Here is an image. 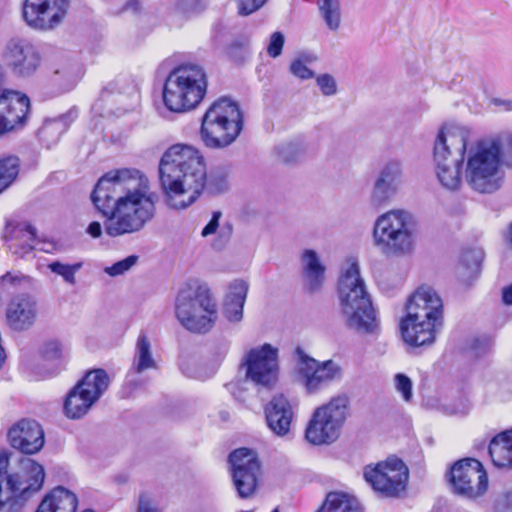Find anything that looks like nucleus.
<instances>
[{
  "label": "nucleus",
  "mask_w": 512,
  "mask_h": 512,
  "mask_svg": "<svg viewBox=\"0 0 512 512\" xmlns=\"http://www.w3.org/2000/svg\"><path fill=\"white\" fill-rule=\"evenodd\" d=\"M284 43L285 37L281 32L272 33L267 45V54L272 58H277L282 53Z\"/></svg>",
  "instance_id": "obj_50"
},
{
  "label": "nucleus",
  "mask_w": 512,
  "mask_h": 512,
  "mask_svg": "<svg viewBox=\"0 0 512 512\" xmlns=\"http://www.w3.org/2000/svg\"><path fill=\"white\" fill-rule=\"evenodd\" d=\"M264 411L270 430L277 436L287 435L293 419L289 400L282 394L276 395L266 404Z\"/></svg>",
  "instance_id": "obj_25"
},
{
  "label": "nucleus",
  "mask_w": 512,
  "mask_h": 512,
  "mask_svg": "<svg viewBox=\"0 0 512 512\" xmlns=\"http://www.w3.org/2000/svg\"><path fill=\"white\" fill-rule=\"evenodd\" d=\"M160 157V160H203L204 156L201 152L193 145L177 143L165 151L160 144H151L143 149L141 157L147 159H153Z\"/></svg>",
  "instance_id": "obj_28"
},
{
  "label": "nucleus",
  "mask_w": 512,
  "mask_h": 512,
  "mask_svg": "<svg viewBox=\"0 0 512 512\" xmlns=\"http://www.w3.org/2000/svg\"><path fill=\"white\" fill-rule=\"evenodd\" d=\"M415 220L403 210L389 211L374 224L373 238L377 248L386 256L409 254L414 246Z\"/></svg>",
  "instance_id": "obj_10"
},
{
  "label": "nucleus",
  "mask_w": 512,
  "mask_h": 512,
  "mask_svg": "<svg viewBox=\"0 0 512 512\" xmlns=\"http://www.w3.org/2000/svg\"><path fill=\"white\" fill-rule=\"evenodd\" d=\"M308 149V144L302 137H297L290 141L282 142L275 146V155L283 160H290L292 158L303 155Z\"/></svg>",
  "instance_id": "obj_38"
},
{
  "label": "nucleus",
  "mask_w": 512,
  "mask_h": 512,
  "mask_svg": "<svg viewBox=\"0 0 512 512\" xmlns=\"http://www.w3.org/2000/svg\"><path fill=\"white\" fill-rule=\"evenodd\" d=\"M18 173L17 162H0V194L11 185Z\"/></svg>",
  "instance_id": "obj_44"
},
{
  "label": "nucleus",
  "mask_w": 512,
  "mask_h": 512,
  "mask_svg": "<svg viewBox=\"0 0 512 512\" xmlns=\"http://www.w3.org/2000/svg\"><path fill=\"white\" fill-rule=\"evenodd\" d=\"M296 370L308 393H316L342 377L341 367L332 360L319 363L307 355L301 347L295 349Z\"/></svg>",
  "instance_id": "obj_14"
},
{
  "label": "nucleus",
  "mask_w": 512,
  "mask_h": 512,
  "mask_svg": "<svg viewBox=\"0 0 512 512\" xmlns=\"http://www.w3.org/2000/svg\"><path fill=\"white\" fill-rule=\"evenodd\" d=\"M159 185L164 205L174 211L191 207L204 190L224 193L229 188L228 169L206 162H159Z\"/></svg>",
  "instance_id": "obj_2"
},
{
  "label": "nucleus",
  "mask_w": 512,
  "mask_h": 512,
  "mask_svg": "<svg viewBox=\"0 0 512 512\" xmlns=\"http://www.w3.org/2000/svg\"><path fill=\"white\" fill-rule=\"evenodd\" d=\"M45 471L31 458L22 457L9 466L8 455L0 453V509L18 512L43 486Z\"/></svg>",
  "instance_id": "obj_5"
},
{
  "label": "nucleus",
  "mask_w": 512,
  "mask_h": 512,
  "mask_svg": "<svg viewBox=\"0 0 512 512\" xmlns=\"http://www.w3.org/2000/svg\"><path fill=\"white\" fill-rule=\"evenodd\" d=\"M221 216H222V213L220 211L213 212L212 218L207 223V225L202 229L201 235L203 237L212 235L217 231V228L219 227V220H220Z\"/></svg>",
  "instance_id": "obj_54"
},
{
  "label": "nucleus",
  "mask_w": 512,
  "mask_h": 512,
  "mask_svg": "<svg viewBox=\"0 0 512 512\" xmlns=\"http://www.w3.org/2000/svg\"><path fill=\"white\" fill-rule=\"evenodd\" d=\"M42 501H47L51 512H76L78 499L70 490L58 486L45 496Z\"/></svg>",
  "instance_id": "obj_31"
},
{
  "label": "nucleus",
  "mask_w": 512,
  "mask_h": 512,
  "mask_svg": "<svg viewBox=\"0 0 512 512\" xmlns=\"http://www.w3.org/2000/svg\"><path fill=\"white\" fill-rule=\"evenodd\" d=\"M82 263L65 264L60 261H53L47 268L54 274L61 276L63 280L71 285L76 283L75 274L81 269Z\"/></svg>",
  "instance_id": "obj_40"
},
{
  "label": "nucleus",
  "mask_w": 512,
  "mask_h": 512,
  "mask_svg": "<svg viewBox=\"0 0 512 512\" xmlns=\"http://www.w3.org/2000/svg\"><path fill=\"white\" fill-rule=\"evenodd\" d=\"M109 376L104 369H94L70 390L64 402L65 415L70 419L83 417L107 390Z\"/></svg>",
  "instance_id": "obj_12"
},
{
  "label": "nucleus",
  "mask_w": 512,
  "mask_h": 512,
  "mask_svg": "<svg viewBox=\"0 0 512 512\" xmlns=\"http://www.w3.org/2000/svg\"><path fill=\"white\" fill-rule=\"evenodd\" d=\"M278 350L270 344L251 349L243 362L246 378L263 387H271L277 379Z\"/></svg>",
  "instance_id": "obj_19"
},
{
  "label": "nucleus",
  "mask_w": 512,
  "mask_h": 512,
  "mask_svg": "<svg viewBox=\"0 0 512 512\" xmlns=\"http://www.w3.org/2000/svg\"><path fill=\"white\" fill-rule=\"evenodd\" d=\"M495 512H512V491L503 494L497 499Z\"/></svg>",
  "instance_id": "obj_53"
},
{
  "label": "nucleus",
  "mask_w": 512,
  "mask_h": 512,
  "mask_svg": "<svg viewBox=\"0 0 512 512\" xmlns=\"http://www.w3.org/2000/svg\"><path fill=\"white\" fill-rule=\"evenodd\" d=\"M42 355L48 361L59 360L62 355L61 344L56 340L48 341L42 348Z\"/></svg>",
  "instance_id": "obj_52"
},
{
  "label": "nucleus",
  "mask_w": 512,
  "mask_h": 512,
  "mask_svg": "<svg viewBox=\"0 0 512 512\" xmlns=\"http://www.w3.org/2000/svg\"><path fill=\"white\" fill-rule=\"evenodd\" d=\"M507 240H508V243L510 244V246L512 248V223L508 227Z\"/></svg>",
  "instance_id": "obj_62"
},
{
  "label": "nucleus",
  "mask_w": 512,
  "mask_h": 512,
  "mask_svg": "<svg viewBox=\"0 0 512 512\" xmlns=\"http://www.w3.org/2000/svg\"><path fill=\"white\" fill-rule=\"evenodd\" d=\"M206 89V74L200 66H181L168 75L163 88V101L170 111L185 112L202 101Z\"/></svg>",
  "instance_id": "obj_8"
},
{
  "label": "nucleus",
  "mask_w": 512,
  "mask_h": 512,
  "mask_svg": "<svg viewBox=\"0 0 512 512\" xmlns=\"http://www.w3.org/2000/svg\"><path fill=\"white\" fill-rule=\"evenodd\" d=\"M248 283L244 280H234L229 285L228 293L225 296V301L233 302L244 305L248 293Z\"/></svg>",
  "instance_id": "obj_43"
},
{
  "label": "nucleus",
  "mask_w": 512,
  "mask_h": 512,
  "mask_svg": "<svg viewBox=\"0 0 512 512\" xmlns=\"http://www.w3.org/2000/svg\"><path fill=\"white\" fill-rule=\"evenodd\" d=\"M37 315L35 299L29 294H19L13 297L6 308V323L15 331L28 329L34 323Z\"/></svg>",
  "instance_id": "obj_23"
},
{
  "label": "nucleus",
  "mask_w": 512,
  "mask_h": 512,
  "mask_svg": "<svg viewBox=\"0 0 512 512\" xmlns=\"http://www.w3.org/2000/svg\"><path fill=\"white\" fill-rule=\"evenodd\" d=\"M364 478L372 488L386 497H397L406 488L408 468L398 458H390L364 469Z\"/></svg>",
  "instance_id": "obj_13"
},
{
  "label": "nucleus",
  "mask_w": 512,
  "mask_h": 512,
  "mask_svg": "<svg viewBox=\"0 0 512 512\" xmlns=\"http://www.w3.org/2000/svg\"><path fill=\"white\" fill-rule=\"evenodd\" d=\"M229 346L227 343H220L214 351L215 360L221 362L227 355Z\"/></svg>",
  "instance_id": "obj_58"
},
{
  "label": "nucleus",
  "mask_w": 512,
  "mask_h": 512,
  "mask_svg": "<svg viewBox=\"0 0 512 512\" xmlns=\"http://www.w3.org/2000/svg\"><path fill=\"white\" fill-rule=\"evenodd\" d=\"M316 60L315 56L304 55L295 59L290 64V72L301 80H308L314 77V72L307 67V63H312Z\"/></svg>",
  "instance_id": "obj_42"
},
{
  "label": "nucleus",
  "mask_w": 512,
  "mask_h": 512,
  "mask_svg": "<svg viewBox=\"0 0 512 512\" xmlns=\"http://www.w3.org/2000/svg\"><path fill=\"white\" fill-rule=\"evenodd\" d=\"M483 252L479 249L464 250L460 257L459 274L463 278H471L479 274Z\"/></svg>",
  "instance_id": "obj_35"
},
{
  "label": "nucleus",
  "mask_w": 512,
  "mask_h": 512,
  "mask_svg": "<svg viewBox=\"0 0 512 512\" xmlns=\"http://www.w3.org/2000/svg\"><path fill=\"white\" fill-rule=\"evenodd\" d=\"M6 75L0 65V136L22 125L30 110L27 95L5 88Z\"/></svg>",
  "instance_id": "obj_18"
},
{
  "label": "nucleus",
  "mask_w": 512,
  "mask_h": 512,
  "mask_svg": "<svg viewBox=\"0 0 512 512\" xmlns=\"http://www.w3.org/2000/svg\"><path fill=\"white\" fill-rule=\"evenodd\" d=\"M179 322L189 331L206 333L217 319V305L205 284L187 283L180 289L175 301Z\"/></svg>",
  "instance_id": "obj_7"
},
{
  "label": "nucleus",
  "mask_w": 512,
  "mask_h": 512,
  "mask_svg": "<svg viewBox=\"0 0 512 512\" xmlns=\"http://www.w3.org/2000/svg\"><path fill=\"white\" fill-rule=\"evenodd\" d=\"M8 438L13 448L24 454L39 452L44 446V431L41 425L31 419H22L8 432Z\"/></svg>",
  "instance_id": "obj_22"
},
{
  "label": "nucleus",
  "mask_w": 512,
  "mask_h": 512,
  "mask_svg": "<svg viewBox=\"0 0 512 512\" xmlns=\"http://www.w3.org/2000/svg\"><path fill=\"white\" fill-rule=\"evenodd\" d=\"M320 14L326 26L336 31L341 23V6L340 0H318Z\"/></svg>",
  "instance_id": "obj_37"
},
{
  "label": "nucleus",
  "mask_w": 512,
  "mask_h": 512,
  "mask_svg": "<svg viewBox=\"0 0 512 512\" xmlns=\"http://www.w3.org/2000/svg\"><path fill=\"white\" fill-rule=\"evenodd\" d=\"M234 485L240 497H249L256 489L260 463L257 454L249 448H239L229 455Z\"/></svg>",
  "instance_id": "obj_20"
},
{
  "label": "nucleus",
  "mask_w": 512,
  "mask_h": 512,
  "mask_svg": "<svg viewBox=\"0 0 512 512\" xmlns=\"http://www.w3.org/2000/svg\"><path fill=\"white\" fill-rule=\"evenodd\" d=\"M8 250L16 257L25 258L36 248V229L31 224L22 222L8 224L4 232Z\"/></svg>",
  "instance_id": "obj_24"
},
{
  "label": "nucleus",
  "mask_w": 512,
  "mask_h": 512,
  "mask_svg": "<svg viewBox=\"0 0 512 512\" xmlns=\"http://www.w3.org/2000/svg\"><path fill=\"white\" fill-rule=\"evenodd\" d=\"M136 90V85L132 81H129V79H127L126 77H119L115 79L113 82L109 83L108 86H106L102 90L99 99L93 106V109L95 111H99L100 113H102V102L105 101L111 95H113L115 92L119 94H134L136 93Z\"/></svg>",
  "instance_id": "obj_36"
},
{
  "label": "nucleus",
  "mask_w": 512,
  "mask_h": 512,
  "mask_svg": "<svg viewBox=\"0 0 512 512\" xmlns=\"http://www.w3.org/2000/svg\"><path fill=\"white\" fill-rule=\"evenodd\" d=\"M503 301L506 304H512V285L503 291Z\"/></svg>",
  "instance_id": "obj_61"
},
{
  "label": "nucleus",
  "mask_w": 512,
  "mask_h": 512,
  "mask_svg": "<svg viewBox=\"0 0 512 512\" xmlns=\"http://www.w3.org/2000/svg\"><path fill=\"white\" fill-rule=\"evenodd\" d=\"M206 0H177L175 10L177 13L190 17L206 8Z\"/></svg>",
  "instance_id": "obj_45"
},
{
  "label": "nucleus",
  "mask_w": 512,
  "mask_h": 512,
  "mask_svg": "<svg viewBox=\"0 0 512 512\" xmlns=\"http://www.w3.org/2000/svg\"><path fill=\"white\" fill-rule=\"evenodd\" d=\"M402 170L399 162H388L380 171L372 192V203L381 206L395 193L400 182Z\"/></svg>",
  "instance_id": "obj_27"
},
{
  "label": "nucleus",
  "mask_w": 512,
  "mask_h": 512,
  "mask_svg": "<svg viewBox=\"0 0 512 512\" xmlns=\"http://www.w3.org/2000/svg\"><path fill=\"white\" fill-rule=\"evenodd\" d=\"M249 38L237 37L227 46V56L235 62H243L248 55Z\"/></svg>",
  "instance_id": "obj_41"
},
{
  "label": "nucleus",
  "mask_w": 512,
  "mask_h": 512,
  "mask_svg": "<svg viewBox=\"0 0 512 512\" xmlns=\"http://www.w3.org/2000/svg\"><path fill=\"white\" fill-rule=\"evenodd\" d=\"M463 162H439L436 174L440 184L451 191L457 190L461 183Z\"/></svg>",
  "instance_id": "obj_34"
},
{
  "label": "nucleus",
  "mask_w": 512,
  "mask_h": 512,
  "mask_svg": "<svg viewBox=\"0 0 512 512\" xmlns=\"http://www.w3.org/2000/svg\"><path fill=\"white\" fill-rule=\"evenodd\" d=\"M300 260L303 289L309 294L320 292L326 279V267L319 255L315 250L305 249Z\"/></svg>",
  "instance_id": "obj_26"
},
{
  "label": "nucleus",
  "mask_w": 512,
  "mask_h": 512,
  "mask_svg": "<svg viewBox=\"0 0 512 512\" xmlns=\"http://www.w3.org/2000/svg\"><path fill=\"white\" fill-rule=\"evenodd\" d=\"M348 409L349 398L346 395L335 396L327 404L318 407L306 427V440L313 445L335 442L346 421Z\"/></svg>",
  "instance_id": "obj_11"
},
{
  "label": "nucleus",
  "mask_w": 512,
  "mask_h": 512,
  "mask_svg": "<svg viewBox=\"0 0 512 512\" xmlns=\"http://www.w3.org/2000/svg\"><path fill=\"white\" fill-rule=\"evenodd\" d=\"M504 166L512 168V162H467L466 181L479 193H493L503 184Z\"/></svg>",
  "instance_id": "obj_21"
},
{
  "label": "nucleus",
  "mask_w": 512,
  "mask_h": 512,
  "mask_svg": "<svg viewBox=\"0 0 512 512\" xmlns=\"http://www.w3.org/2000/svg\"><path fill=\"white\" fill-rule=\"evenodd\" d=\"M316 84L324 96H334L337 93V82L331 74L318 75Z\"/></svg>",
  "instance_id": "obj_48"
},
{
  "label": "nucleus",
  "mask_w": 512,
  "mask_h": 512,
  "mask_svg": "<svg viewBox=\"0 0 512 512\" xmlns=\"http://www.w3.org/2000/svg\"><path fill=\"white\" fill-rule=\"evenodd\" d=\"M3 59L17 78H30L41 66L42 58L38 48L25 38L8 40L3 50Z\"/></svg>",
  "instance_id": "obj_16"
},
{
  "label": "nucleus",
  "mask_w": 512,
  "mask_h": 512,
  "mask_svg": "<svg viewBox=\"0 0 512 512\" xmlns=\"http://www.w3.org/2000/svg\"><path fill=\"white\" fill-rule=\"evenodd\" d=\"M31 278L20 272H7L0 277V295L9 294L31 283Z\"/></svg>",
  "instance_id": "obj_39"
},
{
  "label": "nucleus",
  "mask_w": 512,
  "mask_h": 512,
  "mask_svg": "<svg viewBox=\"0 0 512 512\" xmlns=\"http://www.w3.org/2000/svg\"><path fill=\"white\" fill-rule=\"evenodd\" d=\"M243 116L237 103L222 98L214 102L202 118L201 139L213 149L230 145L239 135Z\"/></svg>",
  "instance_id": "obj_9"
},
{
  "label": "nucleus",
  "mask_w": 512,
  "mask_h": 512,
  "mask_svg": "<svg viewBox=\"0 0 512 512\" xmlns=\"http://www.w3.org/2000/svg\"><path fill=\"white\" fill-rule=\"evenodd\" d=\"M156 366V361L152 355L151 343L148 337L144 333H141L136 342L131 369L135 373L140 374L148 369H154Z\"/></svg>",
  "instance_id": "obj_32"
},
{
  "label": "nucleus",
  "mask_w": 512,
  "mask_h": 512,
  "mask_svg": "<svg viewBox=\"0 0 512 512\" xmlns=\"http://www.w3.org/2000/svg\"><path fill=\"white\" fill-rule=\"evenodd\" d=\"M140 9V2L138 0H127L121 12L137 13Z\"/></svg>",
  "instance_id": "obj_59"
},
{
  "label": "nucleus",
  "mask_w": 512,
  "mask_h": 512,
  "mask_svg": "<svg viewBox=\"0 0 512 512\" xmlns=\"http://www.w3.org/2000/svg\"><path fill=\"white\" fill-rule=\"evenodd\" d=\"M54 74L63 76V79L68 88L73 87L77 81V78L73 76L70 69H68L67 67H63L61 70H55Z\"/></svg>",
  "instance_id": "obj_56"
},
{
  "label": "nucleus",
  "mask_w": 512,
  "mask_h": 512,
  "mask_svg": "<svg viewBox=\"0 0 512 512\" xmlns=\"http://www.w3.org/2000/svg\"><path fill=\"white\" fill-rule=\"evenodd\" d=\"M394 383L396 390L401 394L403 400L410 402L413 397L411 379L405 374L397 373L394 377Z\"/></svg>",
  "instance_id": "obj_47"
},
{
  "label": "nucleus",
  "mask_w": 512,
  "mask_h": 512,
  "mask_svg": "<svg viewBox=\"0 0 512 512\" xmlns=\"http://www.w3.org/2000/svg\"><path fill=\"white\" fill-rule=\"evenodd\" d=\"M338 292L345 325L360 334H371L377 329L376 313L356 259H348V267L341 273Z\"/></svg>",
  "instance_id": "obj_4"
},
{
  "label": "nucleus",
  "mask_w": 512,
  "mask_h": 512,
  "mask_svg": "<svg viewBox=\"0 0 512 512\" xmlns=\"http://www.w3.org/2000/svg\"><path fill=\"white\" fill-rule=\"evenodd\" d=\"M488 452L496 467H512V429L494 436L489 443Z\"/></svg>",
  "instance_id": "obj_30"
},
{
  "label": "nucleus",
  "mask_w": 512,
  "mask_h": 512,
  "mask_svg": "<svg viewBox=\"0 0 512 512\" xmlns=\"http://www.w3.org/2000/svg\"><path fill=\"white\" fill-rule=\"evenodd\" d=\"M227 229H228L227 237H229L231 232H232V226L231 225H227Z\"/></svg>",
  "instance_id": "obj_64"
},
{
  "label": "nucleus",
  "mask_w": 512,
  "mask_h": 512,
  "mask_svg": "<svg viewBox=\"0 0 512 512\" xmlns=\"http://www.w3.org/2000/svg\"><path fill=\"white\" fill-rule=\"evenodd\" d=\"M318 512H361L357 499L341 492H330Z\"/></svg>",
  "instance_id": "obj_33"
},
{
  "label": "nucleus",
  "mask_w": 512,
  "mask_h": 512,
  "mask_svg": "<svg viewBox=\"0 0 512 512\" xmlns=\"http://www.w3.org/2000/svg\"><path fill=\"white\" fill-rule=\"evenodd\" d=\"M138 261V256L130 255L125 259H122L111 266L104 268V272L111 277L123 275L125 272L130 270Z\"/></svg>",
  "instance_id": "obj_46"
},
{
  "label": "nucleus",
  "mask_w": 512,
  "mask_h": 512,
  "mask_svg": "<svg viewBox=\"0 0 512 512\" xmlns=\"http://www.w3.org/2000/svg\"><path fill=\"white\" fill-rule=\"evenodd\" d=\"M87 232L94 238H97L102 233V227L99 222H92L87 228Z\"/></svg>",
  "instance_id": "obj_60"
},
{
  "label": "nucleus",
  "mask_w": 512,
  "mask_h": 512,
  "mask_svg": "<svg viewBox=\"0 0 512 512\" xmlns=\"http://www.w3.org/2000/svg\"><path fill=\"white\" fill-rule=\"evenodd\" d=\"M137 512H156V509L153 506V503L148 494H140Z\"/></svg>",
  "instance_id": "obj_55"
},
{
  "label": "nucleus",
  "mask_w": 512,
  "mask_h": 512,
  "mask_svg": "<svg viewBox=\"0 0 512 512\" xmlns=\"http://www.w3.org/2000/svg\"><path fill=\"white\" fill-rule=\"evenodd\" d=\"M449 481L454 493L476 498L488 488V477L481 462L467 458L456 462L450 470Z\"/></svg>",
  "instance_id": "obj_15"
},
{
  "label": "nucleus",
  "mask_w": 512,
  "mask_h": 512,
  "mask_svg": "<svg viewBox=\"0 0 512 512\" xmlns=\"http://www.w3.org/2000/svg\"><path fill=\"white\" fill-rule=\"evenodd\" d=\"M237 13L240 16H248L261 9L268 0H234Z\"/></svg>",
  "instance_id": "obj_49"
},
{
  "label": "nucleus",
  "mask_w": 512,
  "mask_h": 512,
  "mask_svg": "<svg viewBox=\"0 0 512 512\" xmlns=\"http://www.w3.org/2000/svg\"><path fill=\"white\" fill-rule=\"evenodd\" d=\"M243 307L244 305L224 300L223 313L229 321L239 322L243 318Z\"/></svg>",
  "instance_id": "obj_51"
},
{
  "label": "nucleus",
  "mask_w": 512,
  "mask_h": 512,
  "mask_svg": "<svg viewBox=\"0 0 512 512\" xmlns=\"http://www.w3.org/2000/svg\"><path fill=\"white\" fill-rule=\"evenodd\" d=\"M406 316L400 322L403 340L420 347L434 343L443 326V302L430 286H420L407 299Z\"/></svg>",
  "instance_id": "obj_3"
},
{
  "label": "nucleus",
  "mask_w": 512,
  "mask_h": 512,
  "mask_svg": "<svg viewBox=\"0 0 512 512\" xmlns=\"http://www.w3.org/2000/svg\"><path fill=\"white\" fill-rule=\"evenodd\" d=\"M78 117V111L75 108L69 109L66 113L51 119H46L39 129L38 135L40 141L51 148L55 145L60 136L67 131L72 122Z\"/></svg>",
  "instance_id": "obj_29"
},
{
  "label": "nucleus",
  "mask_w": 512,
  "mask_h": 512,
  "mask_svg": "<svg viewBox=\"0 0 512 512\" xmlns=\"http://www.w3.org/2000/svg\"><path fill=\"white\" fill-rule=\"evenodd\" d=\"M159 196L139 170L123 168L101 177L91 193L96 209L106 217L111 237L140 232L156 216Z\"/></svg>",
  "instance_id": "obj_1"
},
{
  "label": "nucleus",
  "mask_w": 512,
  "mask_h": 512,
  "mask_svg": "<svg viewBox=\"0 0 512 512\" xmlns=\"http://www.w3.org/2000/svg\"><path fill=\"white\" fill-rule=\"evenodd\" d=\"M69 7V0H25L23 19L33 29L54 30L63 22Z\"/></svg>",
  "instance_id": "obj_17"
},
{
  "label": "nucleus",
  "mask_w": 512,
  "mask_h": 512,
  "mask_svg": "<svg viewBox=\"0 0 512 512\" xmlns=\"http://www.w3.org/2000/svg\"><path fill=\"white\" fill-rule=\"evenodd\" d=\"M471 134L467 126L456 122L442 123L433 143L434 160H500V139H479L467 148Z\"/></svg>",
  "instance_id": "obj_6"
},
{
  "label": "nucleus",
  "mask_w": 512,
  "mask_h": 512,
  "mask_svg": "<svg viewBox=\"0 0 512 512\" xmlns=\"http://www.w3.org/2000/svg\"><path fill=\"white\" fill-rule=\"evenodd\" d=\"M47 246L39 248L41 251H44L46 253H50L52 249L54 248V245L52 243H45Z\"/></svg>",
  "instance_id": "obj_63"
},
{
  "label": "nucleus",
  "mask_w": 512,
  "mask_h": 512,
  "mask_svg": "<svg viewBox=\"0 0 512 512\" xmlns=\"http://www.w3.org/2000/svg\"><path fill=\"white\" fill-rule=\"evenodd\" d=\"M94 150L93 137L92 135L85 138V142L80 147V157H89L91 152Z\"/></svg>",
  "instance_id": "obj_57"
}]
</instances>
